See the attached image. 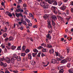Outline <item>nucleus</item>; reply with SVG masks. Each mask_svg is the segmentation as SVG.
<instances>
[{"instance_id":"1","label":"nucleus","mask_w":73,"mask_h":73,"mask_svg":"<svg viewBox=\"0 0 73 73\" xmlns=\"http://www.w3.org/2000/svg\"><path fill=\"white\" fill-rule=\"evenodd\" d=\"M40 5H41V7H42L44 9H47L48 8V6L47 4L46 3H45V2H43L42 5H41L40 4Z\"/></svg>"},{"instance_id":"2","label":"nucleus","mask_w":73,"mask_h":73,"mask_svg":"<svg viewBox=\"0 0 73 73\" xmlns=\"http://www.w3.org/2000/svg\"><path fill=\"white\" fill-rule=\"evenodd\" d=\"M17 57L18 56L17 55H16V54H15L13 56V58H11V61H14L15 60H16V59H17Z\"/></svg>"},{"instance_id":"3","label":"nucleus","mask_w":73,"mask_h":73,"mask_svg":"<svg viewBox=\"0 0 73 73\" xmlns=\"http://www.w3.org/2000/svg\"><path fill=\"white\" fill-rule=\"evenodd\" d=\"M3 60H5L7 62V63H10L11 62L10 61L11 60V59L10 58H9L8 57H6L5 59V58H3Z\"/></svg>"},{"instance_id":"4","label":"nucleus","mask_w":73,"mask_h":73,"mask_svg":"<svg viewBox=\"0 0 73 73\" xmlns=\"http://www.w3.org/2000/svg\"><path fill=\"white\" fill-rule=\"evenodd\" d=\"M63 58H64V57H62V56H60V58H57V61H58V62H57L58 64L59 63V61H61V60Z\"/></svg>"},{"instance_id":"5","label":"nucleus","mask_w":73,"mask_h":73,"mask_svg":"<svg viewBox=\"0 0 73 73\" xmlns=\"http://www.w3.org/2000/svg\"><path fill=\"white\" fill-rule=\"evenodd\" d=\"M66 8V6L65 5L63 6L60 8V9L62 10V11H65Z\"/></svg>"},{"instance_id":"6","label":"nucleus","mask_w":73,"mask_h":73,"mask_svg":"<svg viewBox=\"0 0 73 73\" xmlns=\"http://www.w3.org/2000/svg\"><path fill=\"white\" fill-rule=\"evenodd\" d=\"M52 20H54V21H56V20H57V19L56 16L54 15H52Z\"/></svg>"},{"instance_id":"7","label":"nucleus","mask_w":73,"mask_h":73,"mask_svg":"<svg viewBox=\"0 0 73 73\" xmlns=\"http://www.w3.org/2000/svg\"><path fill=\"white\" fill-rule=\"evenodd\" d=\"M51 63H53V64H55L57 62V61L55 59H52L51 60Z\"/></svg>"},{"instance_id":"8","label":"nucleus","mask_w":73,"mask_h":73,"mask_svg":"<svg viewBox=\"0 0 73 73\" xmlns=\"http://www.w3.org/2000/svg\"><path fill=\"white\" fill-rule=\"evenodd\" d=\"M25 48H26V46H23L22 48V52H24L25 50Z\"/></svg>"},{"instance_id":"9","label":"nucleus","mask_w":73,"mask_h":73,"mask_svg":"<svg viewBox=\"0 0 73 73\" xmlns=\"http://www.w3.org/2000/svg\"><path fill=\"white\" fill-rule=\"evenodd\" d=\"M46 37L47 38H48L49 40L51 39V36H50V35L49 34H48L46 35Z\"/></svg>"},{"instance_id":"10","label":"nucleus","mask_w":73,"mask_h":73,"mask_svg":"<svg viewBox=\"0 0 73 73\" xmlns=\"http://www.w3.org/2000/svg\"><path fill=\"white\" fill-rule=\"evenodd\" d=\"M47 47L48 48H52V46L51 45V44H48L47 45Z\"/></svg>"},{"instance_id":"11","label":"nucleus","mask_w":73,"mask_h":73,"mask_svg":"<svg viewBox=\"0 0 73 73\" xmlns=\"http://www.w3.org/2000/svg\"><path fill=\"white\" fill-rule=\"evenodd\" d=\"M28 58L29 60H31L32 57L31 56V54H28Z\"/></svg>"},{"instance_id":"12","label":"nucleus","mask_w":73,"mask_h":73,"mask_svg":"<svg viewBox=\"0 0 73 73\" xmlns=\"http://www.w3.org/2000/svg\"><path fill=\"white\" fill-rule=\"evenodd\" d=\"M67 62L66 60V59H64L63 60H62L61 61V63H66Z\"/></svg>"},{"instance_id":"13","label":"nucleus","mask_w":73,"mask_h":73,"mask_svg":"<svg viewBox=\"0 0 73 73\" xmlns=\"http://www.w3.org/2000/svg\"><path fill=\"white\" fill-rule=\"evenodd\" d=\"M49 52L51 54L53 53H54V50L53 49H52L51 50H49Z\"/></svg>"},{"instance_id":"14","label":"nucleus","mask_w":73,"mask_h":73,"mask_svg":"<svg viewBox=\"0 0 73 73\" xmlns=\"http://www.w3.org/2000/svg\"><path fill=\"white\" fill-rule=\"evenodd\" d=\"M53 2H54V1H52L50 0H48V3H49L50 4H52Z\"/></svg>"},{"instance_id":"15","label":"nucleus","mask_w":73,"mask_h":73,"mask_svg":"<svg viewBox=\"0 0 73 73\" xmlns=\"http://www.w3.org/2000/svg\"><path fill=\"white\" fill-rule=\"evenodd\" d=\"M48 17V15H45L43 16V18H44V19L46 20L47 19V18Z\"/></svg>"},{"instance_id":"16","label":"nucleus","mask_w":73,"mask_h":73,"mask_svg":"<svg viewBox=\"0 0 73 73\" xmlns=\"http://www.w3.org/2000/svg\"><path fill=\"white\" fill-rule=\"evenodd\" d=\"M22 23L23 25H27V22L26 21L23 20V19H22Z\"/></svg>"},{"instance_id":"17","label":"nucleus","mask_w":73,"mask_h":73,"mask_svg":"<svg viewBox=\"0 0 73 73\" xmlns=\"http://www.w3.org/2000/svg\"><path fill=\"white\" fill-rule=\"evenodd\" d=\"M56 8L55 7L52 6L51 7V10L52 11H55L56 10Z\"/></svg>"},{"instance_id":"18","label":"nucleus","mask_w":73,"mask_h":73,"mask_svg":"<svg viewBox=\"0 0 73 73\" xmlns=\"http://www.w3.org/2000/svg\"><path fill=\"white\" fill-rule=\"evenodd\" d=\"M53 2V5H57V2L56 1H54Z\"/></svg>"},{"instance_id":"19","label":"nucleus","mask_w":73,"mask_h":73,"mask_svg":"<svg viewBox=\"0 0 73 73\" xmlns=\"http://www.w3.org/2000/svg\"><path fill=\"white\" fill-rule=\"evenodd\" d=\"M31 64L32 65H34L36 64V62L34 60H33L32 61Z\"/></svg>"},{"instance_id":"20","label":"nucleus","mask_w":73,"mask_h":73,"mask_svg":"<svg viewBox=\"0 0 73 73\" xmlns=\"http://www.w3.org/2000/svg\"><path fill=\"white\" fill-rule=\"evenodd\" d=\"M16 48V46H12L11 47V49H13V50H14V49H15Z\"/></svg>"},{"instance_id":"21","label":"nucleus","mask_w":73,"mask_h":73,"mask_svg":"<svg viewBox=\"0 0 73 73\" xmlns=\"http://www.w3.org/2000/svg\"><path fill=\"white\" fill-rule=\"evenodd\" d=\"M48 28H52V26H51V25H50V23H48Z\"/></svg>"},{"instance_id":"22","label":"nucleus","mask_w":73,"mask_h":73,"mask_svg":"<svg viewBox=\"0 0 73 73\" xmlns=\"http://www.w3.org/2000/svg\"><path fill=\"white\" fill-rule=\"evenodd\" d=\"M21 58L20 57V56H17V60L18 61H20L21 60Z\"/></svg>"},{"instance_id":"23","label":"nucleus","mask_w":73,"mask_h":73,"mask_svg":"<svg viewBox=\"0 0 73 73\" xmlns=\"http://www.w3.org/2000/svg\"><path fill=\"white\" fill-rule=\"evenodd\" d=\"M59 73H63L64 72V70L63 69H59Z\"/></svg>"},{"instance_id":"24","label":"nucleus","mask_w":73,"mask_h":73,"mask_svg":"<svg viewBox=\"0 0 73 73\" xmlns=\"http://www.w3.org/2000/svg\"><path fill=\"white\" fill-rule=\"evenodd\" d=\"M9 41H12L13 40V37L12 36L10 37L8 39Z\"/></svg>"},{"instance_id":"25","label":"nucleus","mask_w":73,"mask_h":73,"mask_svg":"<svg viewBox=\"0 0 73 73\" xmlns=\"http://www.w3.org/2000/svg\"><path fill=\"white\" fill-rule=\"evenodd\" d=\"M30 52V51H29V50L28 49H27L25 51V52L26 53H29Z\"/></svg>"},{"instance_id":"26","label":"nucleus","mask_w":73,"mask_h":73,"mask_svg":"<svg viewBox=\"0 0 73 73\" xmlns=\"http://www.w3.org/2000/svg\"><path fill=\"white\" fill-rule=\"evenodd\" d=\"M21 56H25V53H21Z\"/></svg>"},{"instance_id":"27","label":"nucleus","mask_w":73,"mask_h":73,"mask_svg":"<svg viewBox=\"0 0 73 73\" xmlns=\"http://www.w3.org/2000/svg\"><path fill=\"white\" fill-rule=\"evenodd\" d=\"M8 15L9 17H12V14L10 12L9 13Z\"/></svg>"},{"instance_id":"28","label":"nucleus","mask_w":73,"mask_h":73,"mask_svg":"<svg viewBox=\"0 0 73 73\" xmlns=\"http://www.w3.org/2000/svg\"><path fill=\"white\" fill-rule=\"evenodd\" d=\"M68 72L70 73H73V71L72 69H70L68 70Z\"/></svg>"},{"instance_id":"29","label":"nucleus","mask_w":73,"mask_h":73,"mask_svg":"<svg viewBox=\"0 0 73 73\" xmlns=\"http://www.w3.org/2000/svg\"><path fill=\"white\" fill-rule=\"evenodd\" d=\"M3 66H4V67H7V64L6 63H3V65H2Z\"/></svg>"},{"instance_id":"30","label":"nucleus","mask_w":73,"mask_h":73,"mask_svg":"<svg viewBox=\"0 0 73 73\" xmlns=\"http://www.w3.org/2000/svg\"><path fill=\"white\" fill-rule=\"evenodd\" d=\"M28 25L29 26H30V27H31V26H32V24L29 22L28 23Z\"/></svg>"},{"instance_id":"31","label":"nucleus","mask_w":73,"mask_h":73,"mask_svg":"<svg viewBox=\"0 0 73 73\" xmlns=\"http://www.w3.org/2000/svg\"><path fill=\"white\" fill-rule=\"evenodd\" d=\"M61 4H62V2H59L58 5L59 6H61Z\"/></svg>"},{"instance_id":"32","label":"nucleus","mask_w":73,"mask_h":73,"mask_svg":"<svg viewBox=\"0 0 73 73\" xmlns=\"http://www.w3.org/2000/svg\"><path fill=\"white\" fill-rule=\"evenodd\" d=\"M53 13H55V14L56 15H57V11L56 10H54L53 11Z\"/></svg>"},{"instance_id":"33","label":"nucleus","mask_w":73,"mask_h":73,"mask_svg":"<svg viewBox=\"0 0 73 73\" xmlns=\"http://www.w3.org/2000/svg\"><path fill=\"white\" fill-rule=\"evenodd\" d=\"M19 17L20 16L21 17H23V14L21 13H19Z\"/></svg>"},{"instance_id":"34","label":"nucleus","mask_w":73,"mask_h":73,"mask_svg":"<svg viewBox=\"0 0 73 73\" xmlns=\"http://www.w3.org/2000/svg\"><path fill=\"white\" fill-rule=\"evenodd\" d=\"M3 37L5 38L7 37V34H4L3 35Z\"/></svg>"},{"instance_id":"35","label":"nucleus","mask_w":73,"mask_h":73,"mask_svg":"<svg viewBox=\"0 0 73 73\" xmlns=\"http://www.w3.org/2000/svg\"><path fill=\"white\" fill-rule=\"evenodd\" d=\"M60 20H61V21H64V19L63 18L59 16V17Z\"/></svg>"},{"instance_id":"36","label":"nucleus","mask_w":73,"mask_h":73,"mask_svg":"<svg viewBox=\"0 0 73 73\" xmlns=\"http://www.w3.org/2000/svg\"><path fill=\"white\" fill-rule=\"evenodd\" d=\"M43 48V47L42 46H39L38 48V49H42Z\"/></svg>"},{"instance_id":"37","label":"nucleus","mask_w":73,"mask_h":73,"mask_svg":"<svg viewBox=\"0 0 73 73\" xmlns=\"http://www.w3.org/2000/svg\"><path fill=\"white\" fill-rule=\"evenodd\" d=\"M37 53H33L32 54L33 55V56L34 57H35V55H37Z\"/></svg>"},{"instance_id":"38","label":"nucleus","mask_w":73,"mask_h":73,"mask_svg":"<svg viewBox=\"0 0 73 73\" xmlns=\"http://www.w3.org/2000/svg\"><path fill=\"white\" fill-rule=\"evenodd\" d=\"M52 25H53V26H54L55 25V23L53 21V20H52Z\"/></svg>"},{"instance_id":"39","label":"nucleus","mask_w":73,"mask_h":73,"mask_svg":"<svg viewBox=\"0 0 73 73\" xmlns=\"http://www.w3.org/2000/svg\"><path fill=\"white\" fill-rule=\"evenodd\" d=\"M17 50H21V46H18L17 48Z\"/></svg>"},{"instance_id":"40","label":"nucleus","mask_w":73,"mask_h":73,"mask_svg":"<svg viewBox=\"0 0 73 73\" xmlns=\"http://www.w3.org/2000/svg\"><path fill=\"white\" fill-rule=\"evenodd\" d=\"M1 47H2V49H4L5 48V46H3V44H2L1 46Z\"/></svg>"},{"instance_id":"41","label":"nucleus","mask_w":73,"mask_h":73,"mask_svg":"<svg viewBox=\"0 0 73 73\" xmlns=\"http://www.w3.org/2000/svg\"><path fill=\"white\" fill-rule=\"evenodd\" d=\"M25 20L26 21H27V23H28L30 22V21H29V20L28 19H26Z\"/></svg>"},{"instance_id":"42","label":"nucleus","mask_w":73,"mask_h":73,"mask_svg":"<svg viewBox=\"0 0 73 73\" xmlns=\"http://www.w3.org/2000/svg\"><path fill=\"white\" fill-rule=\"evenodd\" d=\"M21 7L19 5H18L17 6V8L18 9H21Z\"/></svg>"},{"instance_id":"43","label":"nucleus","mask_w":73,"mask_h":73,"mask_svg":"<svg viewBox=\"0 0 73 73\" xmlns=\"http://www.w3.org/2000/svg\"><path fill=\"white\" fill-rule=\"evenodd\" d=\"M42 52H46V49L45 48H43L42 50Z\"/></svg>"},{"instance_id":"44","label":"nucleus","mask_w":73,"mask_h":73,"mask_svg":"<svg viewBox=\"0 0 73 73\" xmlns=\"http://www.w3.org/2000/svg\"><path fill=\"white\" fill-rule=\"evenodd\" d=\"M24 9L25 11L28 12V10H27V8L25 7L24 8Z\"/></svg>"},{"instance_id":"45","label":"nucleus","mask_w":73,"mask_h":73,"mask_svg":"<svg viewBox=\"0 0 73 73\" xmlns=\"http://www.w3.org/2000/svg\"><path fill=\"white\" fill-rule=\"evenodd\" d=\"M33 51L35 52H38V50H37L36 49L33 50Z\"/></svg>"},{"instance_id":"46","label":"nucleus","mask_w":73,"mask_h":73,"mask_svg":"<svg viewBox=\"0 0 73 73\" xmlns=\"http://www.w3.org/2000/svg\"><path fill=\"white\" fill-rule=\"evenodd\" d=\"M67 66L69 68H70V63H68Z\"/></svg>"},{"instance_id":"47","label":"nucleus","mask_w":73,"mask_h":73,"mask_svg":"<svg viewBox=\"0 0 73 73\" xmlns=\"http://www.w3.org/2000/svg\"><path fill=\"white\" fill-rule=\"evenodd\" d=\"M9 38L8 37H7L5 39V42H7V41H8V40Z\"/></svg>"},{"instance_id":"48","label":"nucleus","mask_w":73,"mask_h":73,"mask_svg":"<svg viewBox=\"0 0 73 73\" xmlns=\"http://www.w3.org/2000/svg\"><path fill=\"white\" fill-rule=\"evenodd\" d=\"M28 25H27L26 28L28 30L30 28H29V26H28Z\"/></svg>"},{"instance_id":"49","label":"nucleus","mask_w":73,"mask_h":73,"mask_svg":"<svg viewBox=\"0 0 73 73\" xmlns=\"http://www.w3.org/2000/svg\"><path fill=\"white\" fill-rule=\"evenodd\" d=\"M4 30H5V32H6L7 31V27L6 26L5 27Z\"/></svg>"},{"instance_id":"50","label":"nucleus","mask_w":73,"mask_h":73,"mask_svg":"<svg viewBox=\"0 0 73 73\" xmlns=\"http://www.w3.org/2000/svg\"><path fill=\"white\" fill-rule=\"evenodd\" d=\"M15 15H16V16H17V17H19V13L18 14H17V13H15Z\"/></svg>"},{"instance_id":"51","label":"nucleus","mask_w":73,"mask_h":73,"mask_svg":"<svg viewBox=\"0 0 73 73\" xmlns=\"http://www.w3.org/2000/svg\"><path fill=\"white\" fill-rule=\"evenodd\" d=\"M4 52L5 53H7V49L6 48H5V49Z\"/></svg>"},{"instance_id":"52","label":"nucleus","mask_w":73,"mask_h":73,"mask_svg":"<svg viewBox=\"0 0 73 73\" xmlns=\"http://www.w3.org/2000/svg\"><path fill=\"white\" fill-rule=\"evenodd\" d=\"M30 40L31 41L33 42V38H30Z\"/></svg>"},{"instance_id":"53","label":"nucleus","mask_w":73,"mask_h":73,"mask_svg":"<svg viewBox=\"0 0 73 73\" xmlns=\"http://www.w3.org/2000/svg\"><path fill=\"white\" fill-rule=\"evenodd\" d=\"M66 59L67 60H68V61H70V58H69V57H67V59Z\"/></svg>"},{"instance_id":"54","label":"nucleus","mask_w":73,"mask_h":73,"mask_svg":"<svg viewBox=\"0 0 73 73\" xmlns=\"http://www.w3.org/2000/svg\"><path fill=\"white\" fill-rule=\"evenodd\" d=\"M10 12H9L8 11H7L5 12V14L6 15H8V14H9V13Z\"/></svg>"},{"instance_id":"55","label":"nucleus","mask_w":73,"mask_h":73,"mask_svg":"<svg viewBox=\"0 0 73 73\" xmlns=\"http://www.w3.org/2000/svg\"><path fill=\"white\" fill-rule=\"evenodd\" d=\"M13 72L14 73H17L18 72L17 70H16V71L14 70L13 71Z\"/></svg>"},{"instance_id":"56","label":"nucleus","mask_w":73,"mask_h":73,"mask_svg":"<svg viewBox=\"0 0 73 73\" xmlns=\"http://www.w3.org/2000/svg\"><path fill=\"white\" fill-rule=\"evenodd\" d=\"M3 65V63L2 62H0V65H1V66H2Z\"/></svg>"},{"instance_id":"57","label":"nucleus","mask_w":73,"mask_h":73,"mask_svg":"<svg viewBox=\"0 0 73 73\" xmlns=\"http://www.w3.org/2000/svg\"><path fill=\"white\" fill-rule=\"evenodd\" d=\"M20 9H18L16 10V11L17 12H20Z\"/></svg>"},{"instance_id":"58","label":"nucleus","mask_w":73,"mask_h":73,"mask_svg":"<svg viewBox=\"0 0 73 73\" xmlns=\"http://www.w3.org/2000/svg\"><path fill=\"white\" fill-rule=\"evenodd\" d=\"M29 15L30 17H31L33 15H32V14L31 13H29Z\"/></svg>"},{"instance_id":"59","label":"nucleus","mask_w":73,"mask_h":73,"mask_svg":"<svg viewBox=\"0 0 73 73\" xmlns=\"http://www.w3.org/2000/svg\"><path fill=\"white\" fill-rule=\"evenodd\" d=\"M23 7H27V5L26 4L24 3L23 5Z\"/></svg>"},{"instance_id":"60","label":"nucleus","mask_w":73,"mask_h":73,"mask_svg":"<svg viewBox=\"0 0 73 73\" xmlns=\"http://www.w3.org/2000/svg\"><path fill=\"white\" fill-rule=\"evenodd\" d=\"M7 45L9 47H10V46H11V43H8Z\"/></svg>"},{"instance_id":"61","label":"nucleus","mask_w":73,"mask_h":73,"mask_svg":"<svg viewBox=\"0 0 73 73\" xmlns=\"http://www.w3.org/2000/svg\"><path fill=\"white\" fill-rule=\"evenodd\" d=\"M44 56H45V55L43 53H42L41 54V56H42V57H44Z\"/></svg>"},{"instance_id":"62","label":"nucleus","mask_w":73,"mask_h":73,"mask_svg":"<svg viewBox=\"0 0 73 73\" xmlns=\"http://www.w3.org/2000/svg\"><path fill=\"white\" fill-rule=\"evenodd\" d=\"M20 12H21L22 13V12H24V10L22 9H20Z\"/></svg>"},{"instance_id":"63","label":"nucleus","mask_w":73,"mask_h":73,"mask_svg":"<svg viewBox=\"0 0 73 73\" xmlns=\"http://www.w3.org/2000/svg\"><path fill=\"white\" fill-rule=\"evenodd\" d=\"M40 54H40V53H39L37 55V56L38 57H40Z\"/></svg>"},{"instance_id":"64","label":"nucleus","mask_w":73,"mask_h":73,"mask_svg":"<svg viewBox=\"0 0 73 73\" xmlns=\"http://www.w3.org/2000/svg\"><path fill=\"white\" fill-rule=\"evenodd\" d=\"M70 4L72 5H73V1L71 2Z\"/></svg>"}]
</instances>
